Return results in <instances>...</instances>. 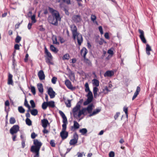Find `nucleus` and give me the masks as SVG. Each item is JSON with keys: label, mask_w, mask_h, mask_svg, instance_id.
<instances>
[{"label": "nucleus", "mask_w": 157, "mask_h": 157, "mask_svg": "<svg viewBox=\"0 0 157 157\" xmlns=\"http://www.w3.org/2000/svg\"><path fill=\"white\" fill-rule=\"evenodd\" d=\"M61 18L60 17L59 13V12L49 15L48 17V22L54 25L57 26L58 25V21L61 20Z\"/></svg>", "instance_id": "f257e3e1"}, {"label": "nucleus", "mask_w": 157, "mask_h": 157, "mask_svg": "<svg viewBox=\"0 0 157 157\" xmlns=\"http://www.w3.org/2000/svg\"><path fill=\"white\" fill-rule=\"evenodd\" d=\"M33 144L35 146L33 145L31 146V151L34 152H39L42 143L39 141L37 139H34L33 140Z\"/></svg>", "instance_id": "f03ea898"}, {"label": "nucleus", "mask_w": 157, "mask_h": 157, "mask_svg": "<svg viewBox=\"0 0 157 157\" xmlns=\"http://www.w3.org/2000/svg\"><path fill=\"white\" fill-rule=\"evenodd\" d=\"M73 38L75 40L76 36H77V39L78 44L79 46L81 45V43L83 41L82 37L81 34L78 33H72Z\"/></svg>", "instance_id": "7ed1b4c3"}, {"label": "nucleus", "mask_w": 157, "mask_h": 157, "mask_svg": "<svg viewBox=\"0 0 157 157\" xmlns=\"http://www.w3.org/2000/svg\"><path fill=\"white\" fill-rule=\"evenodd\" d=\"M19 127L18 125H14L10 129V132L12 135L17 133L19 131Z\"/></svg>", "instance_id": "20e7f679"}, {"label": "nucleus", "mask_w": 157, "mask_h": 157, "mask_svg": "<svg viewBox=\"0 0 157 157\" xmlns=\"http://www.w3.org/2000/svg\"><path fill=\"white\" fill-rule=\"evenodd\" d=\"M65 84L69 89L72 91L76 89L75 87L73 86L71 84V82L68 79H67L65 80Z\"/></svg>", "instance_id": "39448f33"}, {"label": "nucleus", "mask_w": 157, "mask_h": 157, "mask_svg": "<svg viewBox=\"0 0 157 157\" xmlns=\"http://www.w3.org/2000/svg\"><path fill=\"white\" fill-rule=\"evenodd\" d=\"M72 20L75 23L79 22L82 20L81 16L79 15H74L72 17Z\"/></svg>", "instance_id": "423d86ee"}, {"label": "nucleus", "mask_w": 157, "mask_h": 157, "mask_svg": "<svg viewBox=\"0 0 157 157\" xmlns=\"http://www.w3.org/2000/svg\"><path fill=\"white\" fill-rule=\"evenodd\" d=\"M138 31L140 34V37L141 40L144 43L146 44L147 43V41L144 36V31L140 29H139Z\"/></svg>", "instance_id": "0eeeda50"}, {"label": "nucleus", "mask_w": 157, "mask_h": 157, "mask_svg": "<svg viewBox=\"0 0 157 157\" xmlns=\"http://www.w3.org/2000/svg\"><path fill=\"white\" fill-rule=\"evenodd\" d=\"M81 108V106L79 105H78L76 104V106L73 108V113L74 117H76V116L77 115V111L80 109Z\"/></svg>", "instance_id": "6e6552de"}, {"label": "nucleus", "mask_w": 157, "mask_h": 157, "mask_svg": "<svg viewBox=\"0 0 157 157\" xmlns=\"http://www.w3.org/2000/svg\"><path fill=\"white\" fill-rule=\"evenodd\" d=\"M80 125L77 121H74V125L73 126H71L70 129L71 131L74 132L76 130L79 128Z\"/></svg>", "instance_id": "1a4fd4ad"}, {"label": "nucleus", "mask_w": 157, "mask_h": 157, "mask_svg": "<svg viewBox=\"0 0 157 157\" xmlns=\"http://www.w3.org/2000/svg\"><path fill=\"white\" fill-rule=\"evenodd\" d=\"M48 94L50 96L51 98H53L55 97V92L54 91L53 89L50 87L48 90Z\"/></svg>", "instance_id": "9d476101"}, {"label": "nucleus", "mask_w": 157, "mask_h": 157, "mask_svg": "<svg viewBox=\"0 0 157 157\" xmlns=\"http://www.w3.org/2000/svg\"><path fill=\"white\" fill-rule=\"evenodd\" d=\"M42 126L45 128H46L48 125H49L50 123L46 119H44L41 120Z\"/></svg>", "instance_id": "9b49d317"}, {"label": "nucleus", "mask_w": 157, "mask_h": 157, "mask_svg": "<svg viewBox=\"0 0 157 157\" xmlns=\"http://www.w3.org/2000/svg\"><path fill=\"white\" fill-rule=\"evenodd\" d=\"M38 75L40 80H42L45 78V76L43 70H41L38 72Z\"/></svg>", "instance_id": "f8f14e48"}, {"label": "nucleus", "mask_w": 157, "mask_h": 157, "mask_svg": "<svg viewBox=\"0 0 157 157\" xmlns=\"http://www.w3.org/2000/svg\"><path fill=\"white\" fill-rule=\"evenodd\" d=\"M62 132V131L60 133V136L62 139L63 140L66 139L68 137V133L66 131L63 133Z\"/></svg>", "instance_id": "ddd939ff"}, {"label": "nucleus", "mask_w": 157, "mask_h": 157, "mask_svg": "<svg viewBox=\"0 0 157 157\" xmlns=\"http://www.w3.org/2000/svg\"><path fill=\"white\" fill-rule=\"evenodd\" d=\"M13 75L10 73H8V84L13 85V82L12 80Z\"/></svg>", "instance_id": "4468645a"}, {"label": "nucleus", "mask_w": 157, "mask_h": 157, "mask_svg": "<svg viewBox=\"0 0 157 157\" xmlns=\"http://www.w3.org/2000/svg\"><path fill=\"white\" fill-rule=\"evenodd\" d=\"M101 110V107H98V108H96L94 110L93 112L90 113L89 115V117H91L93 115H95L97 114L98 113L100 112Z\"/></svg>", "instance_id": "2eb2a0df"}, {"label": "nucleus", "mask_w": 157, "mask_h": 157, "mask_svg": "<svg viewBox=\"0 0 157 157\" xmlns=\"http://www.w3.org/2000/svg\"><path fill=\"white\" fill-rule=\"evenodd\" d=\"M87 52L88 50L85 47H83L81 50V54L82 55H83V56L84 58L86 57V55Z\"/></svg>", "instance_id": "dca6fc26"}, {"label": "nucleus", "mask_w": 157, "mask_h": 157, "mask_svg": "<svg viewBox=\"0 0 157 157\" xmlns=\"http://www.w3.org/2000/svg\"><path fill=\"white\" fill-rule=\"evenodd\" d=\"M140 88L139 86L137 87L136 91L135 92L134 95L132 98V100H133L139 94L140 92Z\"/></svg>", "instance_id": "f3484780"}, {"label": "nucleus", "mask_w": 157, "mask_h": 157, "mask_svg": "<svg viewBox=\"0 0 157 157\" xmlns=\"http://www.w3.org/2000/svg\"><path fill=\"white\" fill-rule=\"evenodd\" d=\"M93 106V103H91L85 109H86V111H88V113H90L92 112Z\"/></svg>", "instance_id": "a211bd4d"}, {"label": "nucleus", "mask_w": 157, "mask_h": 157, "mask_svg": "<svg viewBox=\"0 0 157 157\" xmlns=\"http://www.w3.org/2000/svg\"><path fill=\"white\" fill-rule=\"evenodd\" d=\"M63 99L64 101L65 104L66 105V106L67 107L70 108L71 107V100L70 99H68L67 101L66 100V98L63 97Z\"/></svg>", "instance_id": "6ab92c4d"}, {"label": "nucleus", "mask_w": 157, "mask_h": 157, "mask_svg": "<svg viewBox=\"0 0 157 157\" xmlns=\"http://www.w3.org/2000/svg\"><path fill=\"white\" fill-rule=\"evenodd\" d=\"M146 53L149 56L150 55V51H152V49L151 46L148 44H146Z\"/></svg>", "instance_id": "aec40b11"}, {"label": "nucleus", "mask_w": 157, "mask_h": 157, "mask_svg": "<svg viewBox=\"0 0 157 157\" xmlns=\"http://www.w3.org/2000/svg\"><path fill=\"white\" fill-rule=\"evenodd\" d=\"M113 72L112 71H106L104 74V76L105 77L106 76L111 77L113 75Z\"/></svg>", "instance_id": "412c9836"}, {"label": "nucleus", "mask_w": 157, "mask_h": 157, "mask_svg": "<svg viewBox=\"0 0 157 157\" xmlns=\"http://www.w3.org/2000/svg\"><path fill=\"white\" fill-rule=\"evenodd\" d=\"M45 62L48 64H53V63L52 62V57L51 58H49L48 57H45Z\"/></svg>", "instance_id": "4be33fe9"}, {"label": "nucleus", "mask_w": 157, "mask_h": 157, "mask_svg": "<svg viewBox=\"0 0 157 157\" xmlns=\"http://www.w3.org/2000/svg\"><path fill=\"white\" fill-rule=\"evenodd\" d=\"M84 62L86 63V64L89 67H91L92 66V63L91 61L87 58H84Z\"/></svg>", "instance_id": "5701e85b"}, {"label": "nucleus", "mask_w": 157, "mask_h": 157, "mask_svg": "<svg viewBox=\"0 0 157 157\" xmlns=\"http://www.w3.org/2000/svg\"><path fill=\"white\" fill-rule=\"evenodd\" d=\"M37 87L39 92L41 93H43L44 89L42 84L41 83L38 84Z\"/></svg>", "instance_id": "b1692460"}, {"label": "nucleus", "mask_w": 157, "mask_h": 157, "mask_svg": "<svg viewBox=\"0 0 157 157\" xmlns=\"http://www.w3.org/2000/svg\"><path fill=\"white\" fill-rule=\"evenodd\" d=\"M96 43L99 44L100 45H102L103 44L104 42L106 43L105 41L102 38H101L100 40L96 39L95 40Z\"/></svg>", "instance_id": "393cba45"}, {"label": "nucleus", "mask_w": 157, "mask_h": 157, "mask_svg": "<svg viewBox=\"0 0 157 157\" xmlns=\"http://www.w3.org/2000/svg\"><path fill=\"white\" fill-rule=\"evenodd\" d=\"M71 28L72 33H78L77 32V28L76 26L75 25H72L71 26Z\"/></svg>", "instance_id": "a878e982"}, {"label": "nucleus", "mask_w": 157, "mask_h": 157, "mask_svg": "<svg viewBox=\"0 0 157 157\" xmlns=\"http://www.w3.org/2000/svg\"><path fill=\"white\" fill-rule=\"evenodd\" d=\"M98 91V89L97 87H94L93 88V92L94 97L96 98L97 97V92Z\"/></svg>", "instance_id": "bb28decb"}, {"label": "nucleus", "mask_w": 157, "mask_h": 157, "mask_svg": "<svg viewBox=\"0 0 157 157\" xmlns=\"http://www.w3.org/2000/svg\"><path fill=\"white\" fill-rule=\"evenodd\" d=\"M93 84L94 86H95V87H98L99 85V81L96 79H94L92 80Z\"/></svg>", "instance_id": "cd10ccee"}, {"label": "nucleus", "mask_w": 157, "mask_h": 157, "mask_svg": "<svg viewBox=\"0 0 157 157\" xmlns=\"http://www.w3.org/2000/svg\"><path fill=\"white\" fill-rule=\"evenodd\" d=\"M48 104L49 107L53 108L55 107V102L53 101H50L48 102Z\"/></svg>", "instance_id": "c85d7f7f"}, {"label": "nucleus", "mask_w": 157, "mask_h": 157, "mask_svg": "<svg viewBox=\"0 0 157 157\" xmlns=\"http://www.w3.org/2000/svg\"><path fill=\"white\" fill-rule=\"evenodd\" d=\"M79 132L81 133L82 135H84L87 133V130L86 128H83L80 129Z\"/></svg>", "instance_id": "c756f323"}, {"label": "nucleus", "mask_w": 157, "mask_h": 157, "mask_svg": "<svg viewBox=\"0 0 157 157\" xmlns=\"http://www.w3.org/2000/svg\"><path fill=\"white\" fill-rule=\"evenodd\" d=\"M50 49L52 52L57 53L58 52V50L53 45H51L50 46Z\"/></svg>", "instance_id": "7c9ffc66"}, {"label": "nucleus", "mask_w": 157, "mask_h": 157, "mask_svg": "<svg viewBox=\"0 0 157 157\" xmlns=\"http://www.w3.org/2000/svg\"><path fill=\"white\" fill-rule=\"evenodd\" d=\"M38 110L36 109H33L31 111V113L33 116L36 115L38 114Z\"/></svg>", "instance_id": "2f4dec72"}, {"label": "nucleus", "mask_w": 157, "mask_h": 157, "mask_svg": "<svg viewBox=\"0 0 157 157\" xmlns=\"http://www.w3.org/2000/svg\"><path fill=\"white\" fill-rule=\"evenodd\" d=\"M88 92V93L86 96L87 98H90V99L93 100V97L92 92L90 90Z\"/></svg>", "instance_id": "473e14b6"}, {"label": "nucleus", "mask_w": 157, "mask_h": 157, "mask_svg": "<svg viewBox=\"0 0 157 157\" xmlns=\"http://www.w3.org/2000/svg\"><path fill=\"white\" fill-rule=\"evenodd\" d=\"M110 91L108 89L107 86H105L104 88L103 89V93L105 94H107Z\"/></svg>", "instance_id": "72a5a7b5"}, {"label": "nucleus", "mask_w": 157, "mask_h": 157, "mask_svg": "<svg viewBox=\"0 0 157 157\" xmlns=\"http://www.w3.org/2000/svg\"><path fill=\"white\" fill-rule=\"evenodd\" d=\"M48 10L51 13L52 15L56 13L57 12H58L57 11L54 10L53 8L50 7H48Z\"/></svg>", "instance_id": "f704fd0d"}, {"label": "nucleus", "mask_w": 157, "mask_h": 157, "mask_svg": "<svg viewBox=\"0 0 157 157\" xmlns=\"http://www.w3.org/2000/svg\"><path fill=\"white\" fill-rule=\"evenodd\" d=\"M48 106V102H44L42 103V108L43 109H46Z\"/></svg>", "instance_id": "c9c22d12"}, {"label": "nucleus", "mask_w": 157, "mask_h": 157, "mask_svg": "<svg viewBox=\"0 0 157 157\" xmlns=\"http://www.w3.org/2000/svg\"><path fill=\"white\" fill-rule=\"evenodd\" d=\"M70 58V56L68 53H66L64 54L62 57L63 60H68Z\"/></svg>", "instance_id": "e433bc0d"}, {"label": "nucleus", "mask_w": 157, "mask_h": 157, "mask_svg": "<svg viewBox=\"0 0 157 157\" xmlns=\"http://www.w3.org/2000/svg\"><path fill=\"white\" fill-rule=\"evenodd\" d=\"M93 100L90 99V98L87 99V100L85 101L83 103L84 105H86L91 102Z\"/></svg>", "instance_id": "4c0bfd02"}, {"label": "nucleus", "mask_w": 157, "mask_h": 157, "mask_svg": "<svg viewBox=\"0 0 157 157\" xmlns=\"http://www.w3.org/2000/svg\"><path fill=\"white\" fill-rule=\"evenodd\" d=\"M18 111L21 113H24L25 112V109L22 106L18 107Z\"/></svg>", "instance_id": "58836bf2"}, {"label": "nucleus", "mask_w": 157, "mask_h": 157, "mask_svg": "<svg viewBox=\"0 0 157 157\" xmlns=\"http://www.w3.org/2000/svg\"><path fill=\"white\" fill-rule=\"evenodd\" d=\"M26 124L29 126H31L32 124V121L30 119L27 118L25 120Z\"/></svg>", "instance_id": "ea45409f"}, {"label": "nucleus", "mask_w": 157, "mask_h": 157, "mask_svg": "<svg viewBox=\"0 0 157 157\" xmlns=\"http://www.w3.org/2000/svg\"><path fill=\"white\" fill-rule=\"evenodd\" d=\"M77 142L78 141H77V140H74V139H72L70 140L69 144L71 145H74L76 144Z\"/></svg>", "instance_id": "a19ab883"}, {"label": "nucleus", "mask_w": 157, "mask_h": 157, "mask_svg": "<svg viewBox=\"0 0 157 157\" xmlns=\"http://www.w3.org/2000/svg\"><path fill=\"white\" fill-rule=\"evenodd\" d=\"M9 121L10 124H13L15 123L16 120L14 117H12L10 118Z\"/></svg>", "instance_id": "79ce46f5"}, {"label": "nucleus", "mask_w": 157, "mask_h": 157, "mask_svg": "<svg viewBox=\"0 0 157 157\" xmlns=\"http://www.w3.org/2000/svg\"><path fill=\"white\" fill-rule=\"evenodd\" d=\"M67 123H63L62 124V133L66 130L67 128Z\"/></svg>", "instance_id": "37998d69"}, {"label": "nucleus", "mask_w": 157, "mask_h": 157, "mask_svg": "<svg viewBox=\"0 0 157 157\" xmlns=\"http://www.w3.org/2000/svg\"><path fill=\"white\" fill-rule=\"evenodd\" d=\"M31 91L32 93L34 95L36 94V90L34 86H31Z\"/></svg>", "instance_id": "c03bdc74"}, {"label": "nucleus", "mask_w": 157, "mask_h": 157, "mask_svg": "<svg viewBox=\"0 0 157 157\" xmlns=\"http://www.w3.org/2000/svg\"><path fill=\"white\" fill-rule=\"evenodd\" d=\"M78 134L77 133L75 132V133H74L73 134V139H74V140H77V141H78Z\"/></svg>", "instance_id": "a18cd8bd"}, {"label": "nucleus", "mask_w": 157, "mask_h": 157, "mask_svg": "<svg viewBox=\"0 0 157 157\" xmlns=\"http://www.w3.org/2000/svg\"><path fill=\"white\" fill-rule=\"evenodd\" d=\"M85 91L86 92H88V91H90L89 86L87 82H86L85 84Z\"/></svg>", "instance_id": "49530a36"}, {"label": "nucleus", "mask_w": 157, "mask_h": 157, "mask_svg": "<svg viewBox=\"0 0 157 157\" xmlns=\"http://www.w3.org/2000/svg\"><path fill=\"white\" fill-rule=\"evenodd\" d=\"M21 40V36H17L15 39V42L17 43H19Z\"/></svg>", "instance_id": "de8ad7c7"}, {"label": "nucleus", "mask_w": 157, "mask_h": 157, "mask_svg": "<svg viewBox=\"0 0 157 157\" xmlns=\"http://www.w3.org/2000/svg\"><path fill=\"white\" fill-rule=\"evenodd\" d=\"M30 103L31 105V107L33 108H34L35 107L36 105L34 102V101L33 100H31L30 101Z\"/></svg>", "instance_id": "09e8293b"}, {"label": "nucleus", "mask_w": 157, "mask_h": 157, "mask_svg": "<svg viewBox=\"0 0 157 157\" xmlns=\"http://www.w3.org/2000/svg\"><path fill=\"white\" fill-rule=\"evenodd\" d=\"M123 111L125 112V113L126 115V117H128V108L126 106H124L123 108Z\"/></svg>", "instance_id": "8fccbe9b"}, {"label": "nucleus", "mask_w": 157, "mask_h": 157, "mask_svg": "<svg viewBox=\"0 0 157 157\" xmlns=\"http://www.w3.org/2000/svg\"><path fill=\"white\" fill-rule=\"evenodd\" d=\"M31 19L32 20V23H34L36 22V20L35 18V15H33L31 17Z\"/></svg>", "instance_id": "3c124183"}, {"label": "nucleus", "mask_w": 157, "mask_h": 157, "mask_svg": "<svg viewBox=\"0 0 157 157\" xmlns=\"http://www.w3.org/2000/svg\"><path fill=\"white\" fill-rule=\"evenodd\" d=\"M57 78L56 77H53L52 79V83L55 84L56 83Z\"/></svg>", "instance_id": "603ef678"}, {"label": "nucleus", "mask_w": 157, "mask_h": 157, "mask_svg": "<svg viewBox=\"0 0 157 157\" xmlns=\"http://www.w3.org/2000/svg\"><path fill=\"white\" fill-rule=\"evenodd\" d=\"M113 48H111L110 49L108 50V53L109 54L111 55H113Z\"/></svg>", "instance_id": "864d4df0"}, {"label": "nucleus", "mask_w": 157, "mask_h": 157, "mask_svg": "<svg viewBox=\"0 0 157 157\" xmlns=\"http://www.w3.org/2000/svg\"><path fill=\"white\" fill-rule=\"evenodd\" d=\"M50 144L51 145V146L52 147H55L56 146V144L55 143L54 140H50Z\"/></svg>", "instance_id": "5fc2aeb1"}, {"label": "nucleus", "mask_w": 157, "mask_h": 157, "mask_svg": "<svg viewBox=\"0 0 157 157\" xmlns=\"http://www.w3.org/2000/svg\"><path fill=\"white\" fill-rule=\"evenodd\" d=\"M86 109V108H83L81 109L82 112L83 113H82V114L84 116H86L87 114V113L86 112L87 111H86V109Z\"/></svg>", "instance_id": "6e6d98bb"}, {"label": "nucleus", "mask_w": 157, "mask_h": 157, "mask_svg": "<svg viewBox=\"0 0 157 157\" xmlns=\"http://www.w3.org/2000/svg\"><path fill=\"white\" fill-rule=\"evenodd\" d=\"M24 105L26 107H27L30 106L29 104L28 103V101L26 98H25V99Z\"/></svg>", "instance_id": "4d7b16f0"}, {"label": "nucleus", "mask_w": 157, "mask_h": 157, "mask_svg": "<svg viewBox=\"0 0 157 157\" xmlns=\"http://www.w3.org/2000/svg\"><path fill=\"white\" fill-rule=\"evenodd\" d=\"M63 2L66 3L67 5H69L71 4L70 0H61Z\"/></svg>", "instance_id": "13d9d810"}, {"label": "nucleus", "mask_w": 157, "mask_h": 157, "mask_svg": "<svg viewBox=\"0 0 157 157\" xmlns=\"http://www.w3.org/2000/svg\"><path fill=\"white\" fill-rule=\"evenodd\" d=\"M59 113L60 115V116L62 117V118L64 117H66L64 114V113L61 111L59 110Z\"/></svg>", "instance_id": "bf43d9fd"}, {"label": "nucleus", "mask_w": 157, "mask_h": 157, "mask_svg": "<svg viewBox=\"0 0 157 157\" xmlns=\"http://www.w3.org/2000/svg\"><path fill=\"white\" fill-rule=\"evenodd\" d=\"M46 56H45V57H48L49 58L52 57V55L51 53L49 52H48L46 53Z\"/></svg>", "instance_id": "052dcab7"}, {"label": "nucleus", "mask_w": 157, "mask_h": 157, "mask_svg": "<svg viewBox=\"0 0 157 157\" xmlns=\"http://www.w3.org/2000/svg\"><path fill=\"white\" fill-rule=\"evenodd\" d=\"M114 153L113 151H110L109 154V157H114Z\"/></svg>", "instance_id": "680f3d73"}, {"label": "nucleus", "mask_w": 157, "mask_h": 157, "mask_svg": "<svg viewBox=\"0 0 157 157\" xmlns=\"http://www.w3.org/2000/svg\"><path fill=\"white\" fill-rule=\"evenodd\" d=\"M36 136L37 135L34 132H33L31 134V137L33 139H34Z\"/></svg>", "instance_id": "e2e57ef3"}, {"label": "nucleus", "mask_w": 157, "mask_h": 157, "mask_svg": "<svg viewBox=\"0 0 157 157\" xmlns=\"http://www.w3.org/2000/svg\"><path fill=\"white\" fill-rule=\"evenodd\" d=\"M96 18V17L95 15H92L91 16V20L94 21Z\"/></svg>", "instance_id": "0e129e2a"}, {"label": "nucleus", "mask_w": 157, "mask_h": 157, "mask_svg": "<svg viewBox=\"0 0 157 157\" xmlns=\"http://www.w3.org/2000/svg\"><path fill=\"white\" fill-rule=\"evenodd\" d=\"M53 42L54 44H59V42L57 41V39L56 36H55V39L54 40H53Z\"/></svg>", "instance_id": "69168bd1"}, {"label": "nucleus", "mask_w": 157, "mask_h": 157, "mask_svg": "<svg viewBox=\"0 0 157 157\" xmlns=\"http://www.w3.org/2000/svg\"><path fill=\"white\" fill-rule=\"evenodd\" d=\"M63 119V123H67V121L66 117L62 118Z\"/></svg>", "instance_id": "338daca9"}, {"label": "nucleus", "mask_w": 157, "mask_h": 157, "mask_svg": "<svg viewBox=\"0 0 157 157\" xmlns=\"http://www.w3.org/2000/svg\"><path fill=\"white\" fill-rule=\"evenodd\" d=\"M120 114V112H117L116 113V114H115L114 116V119L115 120H116L117 119V118L118 117Z\"/></svg>", "instance_id": "774afa93"}]
</instances>
